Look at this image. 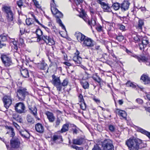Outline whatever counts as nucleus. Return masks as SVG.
I'll use <instances>...</instances> for the list:
<instances>
[{
  "instance_id": "63",
  "label": "nucleus",
  "mask_w": 150,
  "mask_h": 150,
  "mask_svg": "<svg viewBox=\"0 0 150 150\" xmlns=\"http://www.w3.org/2000/svg\"><path fill=\"white\" fill-rule=\"evenodd\" d=\"M126 51L127 54L130 55L132 56L131 55H133L134 54H133L131 51L127 49H126Z\"/></svg>"
},
{
  "instance_id": "46",
  "label": "nucleus",
  "mask_w": 150,
  "mask_h": 150,
  "mask_svg": "<svg viewBox=\"0 0 150 150\" xmlns=\"http://www.w3.org/2000/svg\"><path fill=\"white\" fill-rule=\"evenodd\" d=\"M7 40L6 37L3 35L0 36V41L5 42Z\"/></svg>"
},
{
  "instance_id": "31",
  "label": "nucleus",
  "mask_w": 150,
  "mask_h": 150,
  "mask_svg": "<svg viewBox=\"0 0 150 150\" xmlns=\"http://www.w3.org/2000/svg\"><path fill=\"white\" fill-rule=\"evenodd\" d=\"M36 33L37 36L38 40L39 39V40H41V38L42 36V32L40 29H37L36 31Z\"/></svg>"
},
{
  "instance_id": "61",
  "label": "nucleus",
  "mask_w": 150,
  "mask_h": 150,
  "mask_svg": "<svg viewBox=\"0 0 150 150\" xmlns=\"http://www.w3.org/2000/svg\"><path fill=\"white\" fill-rule=\"evenodd\" d=\"M13 125L17 129H19L20 128V126L18 125L16 122H13Z\"/></svg>"
},
{
  "instance_id": "14",
  "label": "nucleus",
  "mask_w": 150,
  "mask_h": 150,
  "mask_svg": "<svg viewBox=\"0 0 150 150\" xmlns=\"http://www.w3.org/2000/svg\"><path fill=\"white\" fill-rule=\"evenodd\" d=\"M20 143L17 138H12L10 140V145L13 148H17L20 145Z\"/></svg>"
},
{
  "instance_id": "23",
  "label": "nucleus",
  "mask_w": 150,
  "mask_h": 150,
  "mask_svg": "<svg viewBox=\"0 0 150 150\" xmlns=\"http://www.w3.org/2000/svg\"><path fill=\"white\" fill-rule=\"evenodd\" d=\"M13 118L20 123L23 122V120L21 116L17 113H14L12 115Z\"/></svg>"
},
{
  "instance_id": "2",
  "label": "nucleus",
  "mask_w": 150,
  "mask_h": 150,
  "mask_svg": "<svg viewBox=\"0 0 150 150\" xmlns=\"http://www.w3.org/2000/svg\"><path fill=\"white\" fill-rule=\"evenodd\" d=\"M75 35L77 40L82 43L83 47H92L93 46L92 40L81 33L77 32Z\"/></svg>"
},
{
  "instance_id": "51",
  "label": "nucleus",
  "mask_w": 150,
  "mask_h": 150,
  "mask_svg": "<svg viewBox=\"0 0 150 150\" xmlns=\"http://www.w3.org/2000/svg\"><path fill=\"white\" fill-rule=\"evenodd\" d=\"M72 147L76 150H83V148L82 147H79L76 145H72Z\"/></svg>"
},
{
  "instance_id": "41",
  "label": "nucleus",
  "mask_w": 150,
  "mask_h": 150,
  "mask_svg": "<svg viewBox=\"0 0 150 150\" xmlns=\"http://www.w3.org/2000/svg\"><path fill=\"white\" fill-rule=\"evenodd\" d=\"M83 1H72L73 2H71L75 6H78V5L80 4V3H81Z\"/></svg>"
},
{
  "instance_id": "30",
  "label": "nucleus",
  "mask_w": 150,
  "mask_h": 150,
  "mask_svg": "<svg viewBox=\"0 0 150 150\" xmlns=\"http://www.w3.org/2000/svg\"><path fill=\"white\" fill-rule=\"evenodd\" d=\"M26 119L28 122L31 124H33L35 122L33 118L30 115H27Z\"/></svg>"
},
{
  "instance_id": "60",
  "label": "nucleus",
  "mask_w": 150,
  "mask_h": 150,
  "mask_svg": "<svg viewBox=\"0 0 150 150\" xmlns=\"http://www.w3.org/2000/svg\"><path fill=\"white\" fill-rule=\"evenodd\" d=\"M0 139L3 141L6 144V146L8 148L9 146V145L7 144L5 140V139L3 138H1L0 137Z\"/></svg>"
},
{
  "instance_id": "42",
  "label": "nucleus",
  "mask_w": 150,
  "mask_h": 150,
  "mask_svg": "<svg viewBox=\"0 0 150 150\" xmlns=\"http://www.w3.org/2000/svg\"><path fill=\"white\" fill-rule=\"evenodd\" d=\"M26 23L27 25H29L32 24L33 23L32 19L31 18H29L26 20Z\"/></svg>"
},
{
  "instance_id": "50",
  "label": "nucleus",
  "mask_w": 150,
  "mask_h": 150,
  "mask_svg": "<svg viewBox=\"0 0 150 150\" xmlns=\"http://www.w3.org/2000/svg\"><path fill=\"white\" fill-rule=\"evenodd\" d=\"M59 139H61L62 140V137L61 136H57L56 135H54L53 137V140L54 141H56Z\"/></svg>"
},
{
  "instance_id": "58",
  "label": "nucleus",
  "mask_w": 150,
  "mask_h": 150,
  "mask_svg": "<svg viewBox=\"0 0 150 150\" xmlns=\"http://www.w3.org/2000/svg\"><path fill=\"white\" fill-rule=\"evenodd\" d=\"M136 101L137 102L140 104H142L143 102V100L140 98L137 99L136 100Z\"/></svg>"
},
{
  "instance_id": "54",
  "label": "nucleus",
  "mask_w": 150,
  "mask_h": 150,
  "mask_svg": "<svg viewBox=\"0 0 150 150\" xmlns=\"http://www.w3.org/2000/svg\"><path fill=\"white\" fill-rule=\"evenodd\" d=\"M79 98L80 102H84L83 96L82 94H80L79 96Z\"/></svg>"
},
{
  "instance_id": "39",
  "label": "nucleus",
  "mask_w": 150,
  "mask_h": 150,
  "mask_svg": "<svg viewBox=\"0 0 150 150\" xmlns=\"http://www.w3.org/2000/svg\"><path fill=\"white\" fill-rule=\"evenodd\" d=\"M126 85L127 86L131 87L132 88H136L137 86L136 85L131 82L130 81H128L126 83Z\"/></svg>"
},
{
  "instance_id": "37",
  "label": "nucleus",
  "mask_w": 150,
  "mask_h": 150,
  "mask_svg": "<svg viewBox=\"0 0 150 150\" xmlns=\"http://www.w3.org/2000/svg\"><path fill=\"white\" fill-rule=\"evenodd\" d=\"M96 77H93V79L94 81L100 83L102 80L97 75V74H96Z\"/></svg>"
},
{
  "instance_id": "57",
  "label": "nucleus",
  "mask_w": 150,
  "mask_h": 150,
  "mask_svg": "<svg viewBox=\"0 0 150 150\" xmlns=\"http://www.w3.org/2000/svg\"><path fill=\"white\" fill-rule=\"evenodd\" d=\"M19 41L20 42V45L21 44L22 45H23L24 44L23 39L21 38H20L19 39Z\"/></svg>"
},
{
  "instance_id": "47",
  "label": "nucleus",
  "mask_w": 150,
  "mask_h": 150,
  "mask_svg": "<svg viewBox=\"0 0 150 150\" xmlns=\"http://www.w3.org/2000/svg\"><path fill=\"white\" fill-rule=\"evenodd\" d=\"M25 26V25L24 24H21V25L20 26V32L21 33V35H22L23 34L25 31V29L22 27L24 26Z\"/></svg>"
},
{
  "instance_id": "12",
  "label": "nucleus",
  "mask_w": 150,
  "mask_h": 150,
  "mask_svg": "<svg viewBox=\"0 0 150 150\" xmlns=\"http://www.w3.org/2000/svg\"><path fill=\"white\" fill-rule=\"evenodd\" d=\"M149 40L146 37L143 38L141 43H139L140 50H144L145 47H146L147 45L149 44Z\"/></svg>"
},
{
  "instance_id": "9",
  "label": "nucleus",
  "mask_w": 150,
  "mask_h": 150,
  "mask_svg": "<svg viewBox=\"0 0 150 150\" xmlns=\"http://www.w3.org/2000/svg\"><path fill=\"white\" fill-rule=\"evenodd\" d=\"M4 106L6 109H8L12 103V98L10 96L4 95L2 98Z\"/></svg>"
},
{
  "instance_id": "10",
  "label": "nucleus",
  "mask_w": 150,
  "mask_h": 150,
  "mask_svg": "<svg viewBox=\"0 0 150 150\" xmlns=\"http://www.w3.org/2000/svg\"><path fill=\"white\" fill-rule=\"evenodd\" d=\"M1 59L3 63L6 67H9L12 64L11 58L6 55H2Z\"/></svg>"
},
{
  "instance_id": "43",
  "label": "nucleus",
  "mask_w": 150,
  "mask_h": 150,
  "mask_svg": "<svg viewBox=\"0 0 150 150\" xmlns=\"http://www.w3.org/2000/svg\"><path fill=\"white\" fill-rule=\"evenodd\" d=\"M109 129L111 132H114L115 129V126L112 125H110L108 126Z\"/></svg>"
},
{
  "instance_id": "59",
  "label": "nucleus",
  "mask_w": 150,
  "mask_h": 150,
  "mask_svg": "<svg viewBox=\"0 0 150 150\" xmlns=\"http://www.w3.org/2000/svg\"><path fill=\"white\" fill-rule=\"evenodd\" d=\"M120 29L122 30V31H125V27L122 25H120Z\"/></svg>"
},
{
  "instance_id": "17",
  "label": "nucleus",
  "mask_w": 150,
  "mask_h": 150,
  "mask_svg": "<svg viewBox=\"0 0 150 150\" xmlns=\"http://www.w3.org/2000/svg\"><path fill=\"white\" fill-rule=\"evenodd\" d=\"M46 115H47V118L50 122H54L55 118L54 114L52 112L47 111L46 113Z\"/></svg>"
},
{
  "instance_id": "25",
  "label": "nucleus",
  "mask_w": 150,
  "mask_h": 150,
  "mask_svg": "<svg viewBox=\"0 0 150 150\" xmlns=\"http://www.w3.org/2000/svg\"><path fill=\"white\" fill-rule=\"evenodd\" d=\"M69 124L68 123H66L64 124L62 127L60 131V133H63L65 132L68 131L69 129Z\"/></svg>"
},
{
  "instance_id": "24",
  "label": "nucleus",
  "mask_w": 150,
  "mask_h": 150,
  "mask_svg": "<svg viewBox=\"0 0 150 150\" xmlns=\"http://www.w3.org/2000/svg\"><path fill=\"white\" fill-rule=\"evenodd\" d=\"M141 79L144 82L145 84H148L150 82V79L146 75L143 74L141 77Z\"/></svg>"
},
{
  "instance_id": "28",
  "label": "nucleus",
  "mask_w": 150,
  "mask_h": 150,
  "mask_svg": "<svg viewBox=\"0 0 150 150\" xmlns=\"http://www.w3.org/2000/svg\"><path fill=\"white\" fill-rule=\"evenodd\" d=\"M50 6L51 10L52 12L57 9L56 7L58 6L55 1H51L50 3Z\"/></svg>"
},
{
  "instance_id": "53",
  "label": "nucleus",
  "mask_w": 150,
  "mask_h": 150,
  "mask_svg": "<svg viewBox=\"0 0 150 150\" xmlns=\"http://www.w3.org/2000/svg\"><path fill=\"white\" fill-rule=\"evenodd\" d=\"M17 4L18 7L21 8L23 6V3L22 2V1H17Z\"/></svg>"
},
{
  "instance_id": "16",
  "label": "nucleus",
  "mask_w": 150,
  "mask_h": 150,
  "mask_svg": "<svg viewBox=\"0 0 150 150\" xmlns=\"http://www.w3.org/2000/svg\"><path fill=\"white\" fill-rule=\"evenodd\" d=\"M84 139L82 137L77 138L72 140L73 144L77 145H81L84 142Z\"/></svg>"
},
{
  "instance_id": "11",
  "label": "nucleus",
  "mask_w": 150,
  "mask_h": 150,
  "mask_svg": "<svg viewBox=\"0 0 150 150\" xmlns=\"http://www.w3.org/2000/svg\"><path fill=\"white\" fill-rule=\"evenodd\" d=\"M41 40H43L47 44H49L50 45H53L55 44L53 39L51 38L49 36L43 35L41 37Z\"/></svg>"
},
{
  "instance_id": "33",
  "label": "nucleus",
  "mask_w": 150,
  "mask_h": 150,
  "mask_svg": "<svg viewBox=\"0 0 150 150\" xmlns=\"http://www.w3.org/2000/svg\"><path fill=\"white\" fill-rule=\"evenodd\" d=\"M81 84L83 87L84 89H88L89 88V83L86 81H82L81 82Z\"/></svg>"
},
{
  "instance_id": "26",
  "label": "nucleus",
  "mask_w": 150,
  "mask_h": 150,
  "mask_svg": "<svg viewBox=\"0 0 150 150\" xmlns=\"http://www.w3.org/2000/svg\"><path fill=\"white\" fill-rule=\"evenodd\" d=\"M137 130L138 132L146 135L150 139V132H149L139 127H137Z\"/></svg>"
},
{
  "instance_id": "35",
  "label": "nucleus",
  "mask_w": 150,
  "mask_h": 150,
  "mask_svg": "<svg viewBox=\"0 0 150 150\" xmlns=\"http://www.w3.org/2000/svg\"><path fill=\"white\" fill-rule=\"evenodd\" d=\"M124 36L121 33L119 34L118 35H116L115 37V39L120 42H121L124 40Z\"/></svg>"
},
{
  "instance_id": "29",
  "label": "nucleus",
  "mask_w": 150,
  "mask_h": 150,
  "mask_svg": "<svg viewBox=\"0 0 150 150\" xmlns=\"http://www.w3.org/2000/svg\"><path fill=\"white\" fill-rule=\"evenodd\" d=\"M54 121V122L53 124V126L55 128L58 127L61 122V120L58 117H57Z\"/></svg>"
},
{
  "instance_id": "8",
  "label": "nucleus",
  "mask_w": 150,
  "mask_h": 150,
  "mask_svg": "<svg viewBox=\"0 0 150 150\" xmlns=\"http://www.w3.org/2000/svg\"><path fill=\"white\" fill-rule=\"evenodd\" d=\"M103 150H114V146L112 141L110 139H105L102 142Z\"/></svg>"
},
{
  "instance_id": "22",
  "label": "nucleus",
  "mask_w": 150,
  "mask_h": 150,
  "mask_svg": "<svg viewBox=\"0 0 150 150\" xmlns=\"http://www.w3.org/2000/svg\"><path fill=\"white\" fill-rule=\"evenodd\" d=\"M21 73L22 76L25 78L29 77V74L28 70L26 69L21 68L20 69Z\"/></svg>"
},
{
  "instance_id": "19",
  "label": "nucleus",
  "mask_w": 150,
  "mask_h": 150,
  "mask_svg": "<svg viewBox=\"0 0 150 150\" xmlns=\"http://www.w3.org/2000/svg\"><path fill=\"white\" fill-rule=\"evenodd\" d=\"M35 128L36 131L40 133H42L44 132V127L40 123H38L35 125Z\"/></svg>"
},
{
  "instance_id": "5",
  "label": "nucleus",
  "mask_w": 150,
  "mask_h": 150,
  "mask_svg": "<svg viewBox=\"0 0 150 150\" xmlns=\"http://www.w3.org/2000/svg\"><path fill=\"white\" fill-rule=\"evenodd\" d=\"M52 78L51 81L52 83L56 87L57 90L58 91H61V82L59 77H56L54 74L52 75Z\"/></svg>"
},
{
  "instance_id": "18",
  "label": "nucleus",
  "mask_w": 150,
  "mask_h": 150,
  "mask_svg": "<svg viewBox=\"0 0 150 150\" xmlns=\"http://www.w3.org/2000/svg\"><path fill=\"white\" fill-rule=\"evenodd\" d=\"M79 52L77 51V54L74 56L73 58V60L76 64H80L82 61V58L79 56Z\"/></svg>"
},
{
  "instance_id": "49",
  "label": "nucleus",
  "mask_w": 150,
  "mask_h": 150,
  "mask_svg": "<svg viewBox=\"0 0 150 150\" xmlns=\"http://www.w3.org/2000/svg\"><path fill=\"white\" fill-rule=\"evenodd\" d=\"M20 134L21 135L24 137V138H26L27 137L26 136V134H27V133L25 131H22L20 132H19Z\"/></svg>"
},
{
  "instance_id": "15",
  "label": "nucleus",
  "mask_w": 150,
  "mask_h": 150,
  "mask_svg": "<svg viewBox=\"0 0 150 150\" xmlns=\"http://www.w3.org/2000/svg\"><path fill=\"white\" fill-rule=\"evenodd\" d=\"M130 3L128 1H124L120 5V8L122 11H125L127 10L129 7Z\"/></svg>"
},
{
  "instance_id": "3",
  "label": "nucleus",
  "mask_w": 150,
  "mask_h": 150,
  "mask_svg": "<svg viewBox=\"0 0 150 150\" xmlns=\"http://www.w3.org/2000/svg\"><path fill=\"white\" fill-rule=\"evenodd\" d=\"M2 10L6 14L7 21L8 22L13 21L14 14L11 10V7L4 5L2 7Z\"/></svg>"
},
{
  "instance_id": "20",
  "label": "nucleus",
  "mask_w": 150,
  "mask_h": 150,
  "mask_svg": "<svg viewBox=\"0 0 150 150\" xmlns=\"http://www.w3.org/2000/svg\"><path fill=\"white\" fill-rule=\"evenodd\" d=\"M29 109L30 110L31 113L33 114L36 119L38 120H40V119L37 116V109L36 107H33L30 108Z\"/></svg>"
},
{
  "instance_id": "62",
  "label": "nucleus",
  "mask_w": 150,
  "mask_h": 150,
  "mask_svg": "<svg viewBox=\"0 0 150 150\" xmlns=\"http://www.w3.org/2000/svg\"><path fill=\"white\" fill-rule=\"evenodd\" d=\"M93 100L97 103H100V100L97 98H96L95 97H93Z\"/></svg>"
},
{
  "instance_id": "52",
  "label": "nucleus",
  "mask_w": 150,
  "mask_h": 150,
  "mask_svg": "<svg viewBox=\"0 0 150 150\" xmlns=\"http://www.w3.org/2000/svg\"><path fill=\"white\" fill-rule=\"evenodd\" d=\"M92 150H101L100 147L96 144L94 146Z\"/></svg>"
},
{
  "instance_id": "27",
  "label": "nucleus",
  "mask_w": 150,
  "mask_h": 150,
  "mask_svg": "<svg viewBox=\"0 0 150 150\" xmlns=\"http://www.w3.org/2000/svg\"><path fill=\"white\" fill-rule=\"evenodd\" d=\"M116 112L118 115L121 116L123 118H126L127 114L124 111L120 110L118 109H117Z\"/></svg>"
},
{
  "instance_id": "40",
  "label": "nucleus",
  "mask_w": 150,
  "mask_h": 150,
  "mask_svg": "<svg viewBox=\"0 0 150 150\" xmlns=\"http://www.w3.org/2000/svg\"><path fill=\"white\" fill-rule=\"evenodd\" d=\"M88 24L92 27V26H94L96 25V21L93 19L91 21L88 20Z\"/></svg>"
},
{
  "instance_id": "13",
  "label": "nucleus",
  "mask_w": 150,
  "mask_h": 150,
  "mask_svg": "<svg viewBox=\"0 0 150 150\" xmlns=\"http://www.w3.org/2000/svg\"><path fill=\"white\" fill-rule=\"evenodd\" d=\"M97 2L100 4L102 8L103 9L104 11L110 12L111 10L108 4L102 1H97Z\"/></svg>"
},
{
  "instance_id": "45",
  "label": "nucleus",
  "mask_w": 150,
  "mask_h": 150,
  "mask_svg": "<svg viewBox=\"0 0 150 150\" xmlns=\"http://www.w3.org/2000/svg\"><path fill=\"white\" fill-rule=\"evenodd\" d=\"M80 108L83 110H84L86 109V105L84 102L81 103L80 104Z\"/></svg>"
},
{
  "instance_id": "6",
  "label": "nucleus",
  "mask_w": 150,
  "mask_h": 150,
  "mask_svg": "<svg viewBox=\"0 0 150 150\" xmlns=\"http://www.w3.org/2000/svg\"><path fill=\"white\" fill-rule=\"evenodd\" d=\"M14 108L16 111L18 113L24 114L26 112L25 106L23 103H16L14 106Z\"/></svg>"
},
{
  "instance_id": "36",
  "label": "nucleus",
  "mask_w": 150,
  "mask_h": 150,
  "mask_svg": "<svg viewBox=\"0 0 150 150\" xmlns=\"http://www.w3.org/2000/svg\"><path fill=\"white\" fill-rule=\"evenodd\" d=\"M69 83L68 80L66 78L64 79L62 83L61 82V86L62 87V89L63 87L66 86Z\"/></svg>"
},
{
  "instance_id": "56",
  "label": "nucleus",
  "mask_w": 150,
  "mask_h": 150,
  "mask_svg": "<svg viewBox=\"0 0 150 150\" xmlns=\"http://www.w3.org/2000/svg\"><path fill=\"white\" fill-rule=\"evenodd\" d=\"M4 42L0 41V48H2L4 46H6V43H4Z\"/></svg>"
},
{
  "instance_id": "1",
  "label": "nucleus",
  "mask_w": 150,
  "mask_h": 150,
  "mask_svg": "<svg viewBox=\"0 0 150 150\" xmlns=\"http://www.w3.org/2000/svg\"><path fill=\"white\" fill-rule=\"evenodd\" d=\"M126 144L130 150H139L140 149L146 146L139 139H130L126 142Z\"/></svg>"
},
{
  "instance_id": "64",
  "label": "nucleus",
  "mask_w": 150,
  "mask_h": 150,
  "mask_svg": "<svg viewBox=\"0 0 150 150\" xmlns=\"http://www.w3.org/2000/svg\"><path fill=\"white\" fill-rule=\"evenodd\" d=\"M63 63L68 66H70L71 65V64L70 63L67 62H64Z\"/></svg>"
},
{
  "instance_id": "21",
  "label": "nucleus",
  "mask_w": 150,
  "mask_h": 150,
  "mask_svg": "<svg viewBox=\"0 0 150 150\" xmlns=\"http://www.w3.org/2000/svg\"><path fill=\"white\" fill-rule=\"evenodd\" d=\"M131 55L132 57L137 59L139 62H140L141 61L144 62L145 61H146V60H148V58L144 56H140V57H139L135 54Z\"/></svg>"
},
{
  "instance_id": "44",
  "label": "nucleus",
  "mask_w": 150,
  "mask_h": 150,
  "mask_svg": "<svg viewBox=\"0 0 150 150\" xmlns=\"http://www.w3.org/2000/svg\"><path fill=\"white\" fill-rule=\"evenodd\" d=\"M47 64L44 63H41L39 66L40 68L42 70H45L47 67Z\"/></svg>"
},
{
  "instance_id": "38",
  "label": "nucleus",
  "mask_w": 150,
  "mask_h": 150,
  "mask_svg": "<svg viewBox=\"0 0 150 150\" xmlns=\"http://www.w3.org/2000/svg\"><path fill=\"white\" fill-rule=\"evenodd\" d=\"M34 2L35 6L37 8H41V2L40 3L37 1H33Z\"/></svg>"
},
{
  "instance_id": "4",
  "label": "nucleus",
  "mask_w": 150,
  "mask_h": 150,
  "mask_svg": "<svg viewBox=\"0 0 150 150\" xmlns=\"http://www.w3.org/2000/svg\"><path fill=\"white\" fill-rule=\"evenodd\" d=\"M17 97L20 101L24 100L26 96L29 94L26 88L21 87L17 90Z\"/></svg>"
},
{
  "instance_id": "32",
  "label": "nucleus",
  "mask_w": 150,
  "mask_h": 150,
  "mask_svg": "<svg viewBox=\"0 0 150 150\" xmlns=\"http://www.w3.org/2000/svg\"><path fill=\"white\" fill-rule=\"evenodd\" d=\"M112 7L115 11L118 10L120 8V5L119 3L116 2L113 3Z\"/></svg>"
},
{
  "instance_id": "34",
  "label": "nucleus",
  "mask_w": 150,
  "mask_h": 150,
  "mask_svg": "<svg viewBox=\"0 0 150 150\" xmlns=\"http://www.w3.org/2000/svg\"><path fill=\"white\" fill-rule=\"evenodd\" d=\"M144 22L143 20L141 19L139 20L137 25V28L142 30V26L144 25Z\"/></svg>"
},
{
  "instance_id": "48",
  "label": "nucleus",
  "mask_w": 150,
  "mask_h": 150,
  "mask_svg": "<svg viewBox=\"0 0 150 150\" xmlns=\"http://www.w3.org/2000/svg\"><path fill=\"white\" fill-rule=\"evenodd\" d=\"M140 36L139 35H136L134 37V40L135 42H139L140 40Z\"/></svg>"
},
{
  "instance_id": "7",
  "label": "nucleus",
  "mask_w": 150,
  "mask_h": 150,
  "mask_svg": "<svg viewBox=\"0 0 150 150\" xmlns=\"http://www.w3.org/2000/svg\"><path fill=\"white\" fill-rule=\"evenodd\" d=\"M52 12L53 15H55V17L57 18V22L59 24L60 26L62 27V29L66 31V28L60 19V18H62L63 16L62 13L57 9H56Z\"/></svg>"
},
{
  "instance_id": "55",
  "label": "nucleus",
  "mask_w": 150,
  "mask_h": 150,
  "mask_svg": "<svg viewBox=\"0 0 150 150\" xmlns=\"http://www.w3.org/2000/svg\"><path fill=\"white\" fill-rule=\"evenodd\" d=\"M96 28L98 32H100L102 31V27L100 25L97 26V27Z\"/></svg>"
}]
</instances>
